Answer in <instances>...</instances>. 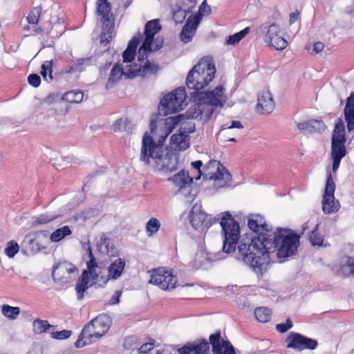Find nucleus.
<instances>
[{
    "label": "nucleus",
    "mask_w": 354,
    "mask_h": 354,
    "mask_svg": "<svg viewBox=\"0 0 354 354\" xmlns=\"http://www.w3.org/2000/svg\"><path fill=\"white\" fill-rule=\"evenodd\" d=\"M248 226L254 236L241 240L238 255L250 266L261 268L268 263L269 254L275 251L279 258L291 257L297 251L300 236L292 230L277 227L272 232L264 217L259 214L248 220Z\"/></svg>",
    "instance_id": "f257e3e1"
},
{
    "label": "nucleus",
    "mask_w": 354,
    "mask_h": 354,
    "mask_svg": "<svg viewBox=\"0 0 354 354\" xmlns=\"http://www.w3.org/2000/svg\"><path fill=\"white\" fill-rule=\"evenodd\" d=\"M216 73L214 62L211 57H203L193 66L187 74L186 84L195 104L187 111L188 118L206 123L212 117L215 109L222 106L226 101L222 86L210 92L201 91L214 79Z\"/></svg>",
    "instance_id": "f03ea898"
},
{
    "label": "nucleus",
    "mask_w": 354,
    "mask_h": 354,
    "mask_svg": "<svg viewBox=\"0 0 354 354\" xmlns=\"http://www.w3.org/2000/svg\"><path fill=\"white\" fill-rule=\"evenodd\" d=\"M181 115L169 117L165 119L163 134L160 136L158 143L146 132L142 138L140 160L147 165L150 164V159L156 161L159 171L171 173L178 168V158L176 153H167L163 156V142L179 123Z\"/></svg>",
    "instance_id": "7ed1b4c3"
},
{
    "label": "nucleus",
    "mask_w": 354,
    "mask_h": 354,
    "mask_svg": "<svg viewBox=\"0 0 354 354\" xmlns=\"http://www.w3.org/2000/svg\"><path fill=\"white\" fill-rule=\"evenodd\" d=\"M161 30L159 19H153L147 22L144 30V38L141 46L138 49V62L129 66L127 77L136 76L149 77L157 73L159 70L158 64L151 63L148 55L160 49L161 46L155 44L154 37Z\"/></svg>",
    "instance_id": "20e7f679"
},
{
    "label": "nucleus",
    "mask_w": 354,
    "mask_h": 354,
    "mask_svg": "<svg viewBox=\"0 0 354 354\" xmlns=\"http://www.w3.org/2000/svg\"><path fill=\"white\" fill-rule=\"evenodd\" d=\"M111 324V318L107 314L97 315L84 326L75 346L82 348L97 342L109 331Z\"/></svg>",
    "instance_id": "39448f33"
},
{
    "label": "nucleus",
    "mask_w": 354,
    "mask_h": 354,
    "mask_svg": "<svg viewBox=\"0 0 354 354\" xmlns=\"http://www.w3.org/2000/svg\"><path fill=\"white\" fill-rule=\"evenodd\" d=\"M220 224L224 233L223 250L228 254L232 253L240 238L239 223L230 212H226L223 214Z\"/></svg>",
    "instance_id": "423d86ee"
},
{
    "label": "nucleus",
    "mask_w": 354,
    "mask_h": 354,
    "mask_svg": "<svg viewBox=\"0 0 354 354\" xmlns=\"http://www.w3.org/2000/svg\"><path fill=\"white\" fill-rule=\"evenodd\" d=\"M97 11L102 24L100 43L106 46L115 35V17L108 0H97Z\"/></svg>",
    "instance_id": "0eeeda50"
},
{
    "label": "nucleus",
    "mask_w": 354,
    "mask_h": 354,
    "mask_svg": "<svg viewBox=\"0 0 354 354\" xmlns=\"http://www.w3.org/2000/svg\"><path fill=\"white\" fill-rule=\"evenodd\" d=\"M187 93L184 87H178L167 93L160 104L165 114H172L180 111L186 105Z\"/></svg>",
    "instance_id": "6e6552de"
},
{
    "label": "nucleus",
    "mask_w": 354,
    "mask_h": 354,
    "mask_svg": "<svg viewBox=\"0 0 354 354\" xmlns=\"http://www.w3.org/2000/svg\"><path fill=\"white\" fill-rule=\"evenodd\" d=\"M78 272V268L74 264L63 261L53 265L52 277L55 283L64 286L71 283L77 276Z\"/></svg>",
    "instance_id": "1a4fd4ad"
},
{
    "label": "nucleus",
    "mask_w": 354,
    "mask_h": 354,
    "mask_svg": "<svg viewBox=\"0 0 354 354\" xmlns=\"http://www.w3.org/2000/svg\"><path fill=\"white\" fill-rule=\"evenodd\" d=\"M178 282L176 277L171 270L163 268L153 269L151 272L149 283L157 286L162 290H171L175 288Z\"/></svg>",
    "instance_id": "9d476101"
},
{
    "label": "nucleus",
    "mask_w": 354,
    "mask_h": 354,
    "mask_svg": "<svg viewBox=\"0 0 354 354\" xmlns=\"http://www.w3.org/2000/svg\"><path fill=\"white\" fill-rule=\"evenodd\" d=\"M203 169L205 178L218 182L219 187L225 186L231 180V174L219 161H209Z\"/></svg>",
    "instance_id": "9b49d317"
},
{
    "label": "nucleus",
    "mask_w": 354,
    "mask_h": 354,
    "mask_svg": "<svg viewBox=\"0 0 354 354\" xmlns=\"http://www.w3.org/2000/svg\"><path fill=\"white\" fill-rule=\"evenodd\" d=\"M335 184L333 179L331 173L328 171L322 199V210L325 214L336 212L340 207L339 201L335 198Z\"/></svg>",
    "instance_id": "f8f14e48"
},
{
    "label": "nucleus",
    "mask_w": 354,
    "mask_h": 354,
    "mask_svg": "<svg viewBox=\"0 0 354 354\" xmlns=\"http://www.w3.org/2000/svg\"><path fill=\"white\" fill-rule=\"evenodd\" d=\"M264 40L270 47L277 50H283L288 44L287 41L281 35L280 27L274 24L269 26Z\"/></svg>",
    "instance_id": "ddd939ff"
},
{
    "label": "nucleus",
    "mask_w": 354,
    "mask_h": 354,
    "mask_svg": "<svg viewBox=\"0 0 354 354\" xmlns=\"http://www.w3.org/2000/svg\"><path fill=\"white\" fill-rule=\"evenodd\" d=\"M210 341L201 339L193 342H187L178 348V354H207L209 350Z\"/></svg>",
    "instance_id": "4468645a"
},
{
    "label": "nucleus",
    "mask_w": 354,
    "mask_h": 354,
    "mask_svg": "<svg viewBox=\"0 0 354 354\" xmlns=\"http://www.w3.org/2000/svg\"><path fill=\"white\" fill-rule=\"evenodd\" d=\"M209 340L214 354H229L232 349H234L230 342L221 339L220 330L212 334Z\"/></svg>",
    "instance_id": "2eb2a0df"
},
{
    "label": "nucleus",
    "mask_w": 354,
    "mask_h": 354,
    "mask_svg": "<svg viewBox=\"0 0 354 354\" xmlns=\"http://www.w3.org/2000/svg\"><path fill=\"white\" fill-rule=\"evenodd\" d=\"M274 109V102L268 91H263L258 96L256 111L259 114H269Z\"/></svg>",
    "instance_id": "dca6fc26"
},
{
    "label": "nucleus",
    "mask_w": 354,
    "mask_h": 354,
    "mask_svg": "<svg viewBox=\"0 0 354 354\" xmlns=\"http://www.w3.org/2000/svg\"><path fill=\"white\" fill-rule=\"evenodd\" d=\"M126 263L124 259L118 258L113 261L108 267V275L106 277H101L102 282L100 283V286H104L109 279L115 280L118 279L122 274Z\"/></svg>",
    "instance_id": "f3484780"
},
{
    "label": "nucleus",
    "mask_w": 354,
    "mask_h": 354,
    "mask_svg": "<svg viewBox=\"0 0 354 354\" xmlns=\"http://www.w3.org/2000/svg\"><path fill=\"white\" fill-rule=\"evenodd\" d=\"M97 247L101 254H106L111 257L119 256V250L113 244L111 239L106 233H103L100 236V239L97 243Z\"/></svg>",
    "instance_id": "a211bd4d"
},
{
    "label": "nucleus",
    "mask_w": 354,
    "mask_h": 354,
    "mask_svg": "<svg viewBox=\"0 0 354 354\" xmlns=\"http://www.w3.org/2000/svg\"><path fill=\"white\" fill-rule=\"evenodd\" d=\"M298 130L303 132H308L309 133H322L326 129V126L322 120H309L297 124Z\"/></svg>",
    "instance_id": "6ab92c4d"
},
{
    "label": "nucleus",
    "mask_w": 354,
    "mask_h": 354,
    "mask_svg": "<svg viewBox=\"0 0 354 354\" xmlns=\"http://www.w3.org/2000/svg\"><path fill=\"white\" fill-rule=\"evenodd\" d=\"M198 24V17H192L187 19L180 34V38L183 42L188 43L192 40L197 29Z\"/></svg>",
    "instance_id": "aec40b11"
},
{
    "label": "nucleus",
    "mask_w": 354,
    "mask_h": 354,
    "mask_svg": "<svg viewBox=\"0 0 354 354\" xmlns=\"http://www.w3.org/2000/svg\"><path fill=\"white\" fill-rule=\"evenodd\" d=\"M127 73L128 69L126 68V71H124L120 64H115L110 71L107 82L105 84V88L109 90L115 87L123 75L127 77Z\"/></svg>",
    "instance_id": "412c9836"
},
{
    "label": "nucleus",
    "mask_w": 354,
    "mask_h": 354,
    "mask_svg": "<svg viewBox=\"0 0 354 354\" xmlns=\"http://www.w3.org/2000/svg\"><path fill=\"white\" fill-rule=\"evenodd\" d=\"M168 180L172 183L178 192H180L183 189L189 187L193 183V178L190 177L187 171L184 170H182L178 174H174L172 177L169 178Z\"/></svg>",
    "instance_id": "4be33fe9"
},
{
    "label": "nucleus",
    "mask_w": 354,
    "mask_h": 354,
    "mask_svg": "<svg viewBox=\"0 0 354 354\" xmlns=\"http://www.w3.org/2000/svg\"><path fill=\"white\" fill-rule=\"evenodd\" d=\"M207 215L202 211H196L193 208L189 215V222L192 227L196 230H203L209 227L206 222Z\"/></svg>",
    "instance_id": "5701e85b"
},
{
    "label": "nucleus",
    "mask_w": 354,
    "mask_h": 354,
    "mask_svg": "<svg viewBox=\"0 0 354 354\" xmlns=\"http://www.w3.org/2000/svg\"><path fill=\"white\" fill-rule=\"evenodd\" d=\"M344 113L347 129L350 132L354 130V92H351L346 99Z\"/></svg>",
    "instance_id": "b1692460"
},
{
    "label": "nucleus",
    "mask_w": 354,
    "mask_h": 354,
    "mask_svg": "<svg viewBox=\"0 0 354 354\" xmlns=\"http://www.w3.org/2000/svg\"><path fill=\"white\" fill-rule=\"evenodd\" d=\"M142 39V34L138 32L129 41L127 48L122 54L124 62H131L135 59L138 45Z\"/></svg>",
    "instance_id": "393cba45"
},
{
    "label": "nucleus",
    "mask_w": 354,
    "mask_h": 354,
    "mask_svg": "<svg viewBox=\"0 0 354 354\" xmlns=\"http://www.w3.org/2000/svg\"><path fill=\"white\" fill-rule=\"evenodd\" d=\"M171 148L176 151H183L189 147V138L185 133L174 134L170 138Z\"/></svg>",
    "instance_id": "a878e982"
},
{
    "label": "nucleus",
    "mask_w": 354,
    "mask_h": 354,
    "mask_svg": "<svg viewBox=\"0 0 354 354\" xmlns=\"http://www.w3.org/2000/svg\"><path fill=\"white\" fill-rule=\"evenodd\" d=\"M88 271L84 270L76 283L75 291L78 300H82L84 298V292L92 285L90 283Z\"/></svg>",
    "instance_id": "bb28decb"
},
{
    "label": "nucleus",
    "mask_w": 354,
    "mask_h": 354,
    "mask_svg": "<svg viewBox=\"0 0 354 354\" xmlns=\"http://www.w3.org/2000/svg\"><path fill=\"white\" fill-rule=\"evenodd\" d=\"M337 273L344 277H354V257L346 256L344 262L339 266Z\"/></svg>",
    "instance_id": "cd10ccee"
},
{
    "label": "nucleus",
    "mask_w": 354,
    "mask_h": 354,
    "mask_svg": "<svg viewBox=\"0 0 354 354\" xmlns=\"http://www.w3.org/2000/svg\"><path fill=\"white\" fill-rule=\"evenodd\" d=\"M304 335L295 332H290L286 339V348L300 351Z\"/></svg>",
    "instance_id": "c85d7f7f"
},
{
    "label": "nucleus",
    "mask_w": 354,
    "mask_h": 354,
    "mask_svg": "<svg viewBox=\"0 0 354 354\" xmlns=\"http://www.w3.org/2000/svg\"><path fill=\"white\" fill-rule=\"evenodd\" d=\"M32 30L30 35H40L41 33L46 32L47 35H52L53 37H57L58 35H62L64 31V28L61 29L59 31L55 30H54V27L61 26L59 23H56L55 25L50 28V29L41 27L35 26V25H32Z\"/></svg>",
    "instance_id": "c756f323"
},
{
    "label": "nucleus",
    "mask_w": 354,
    "mask_h": 354,
    "mask_svg": "<svg viewBox=\"0 0 354 354\" xmlns=\"http://www.w3.org/2000/svg\"><path fill=\"white\" fill-rule=\"evenodd\" d=\"M346 141L332 140L331 143V157L344 158L346 153L345 147Z\"/></svg>",
    "instance_id": "7c9ffc66"
},
{
    "label": "nucleus",
    "mask_w": 354,
    "mask_h": 354,
    "mask_svg": "<svg viewBox=\"0 0 354 354\" xmlns=\"http://www.w3.org/2000/svg\"><path fill=\"white\" fill-rule=\"evenodd\" d=\"M88 255H89V261H87V271H88V275L92 277L93 280H95L99 283H100V280L98 279V274L95 270V268L97 267V263L96 259L92 252V250L91 248H88Z\"/></svg>",
    "instance_id": "2f4dec72"
},
{
    "label": "nucleus",
    "mask_w": 354,
    "mask_h": 354,
    "mask_svg": "<svg viewBox=\"0 0 354 354\" xmlns=\"http://www.w3.org/2000/svg\"><path fill=\"white\" fill-rule=\"evenodd\" d=\"M84 98V93L80 91H70L66 92L62 99L68 103H80Z\"/></svg>",
    "instance_id": "473e14b6"
},
{
    "label": "nucleus",
    "mask_w": 354,
    "mask_h": 354,
    "mask_svg": "<svg viewBox=\"0 0 354 354\" xmlns=\"http://www.w3.org/2000/svg\"><path fill=\"white\" fill-rule=\"evenodd\" d=\"M254 316L262 323H266L271 319L272 311L267 307H258L254 310Z\"/></svg>",
    "instance_id": "72a5a7b5"
},
{
    "label": "nucleus",
    "mask_w": 354,
    "mask_h": 354,
    "mask_svg": "<svg viewBox=\"0 0 354 354\" xmlns=\"http://www.w3.org/2000/svg\"><path fill=\"white\" fill-rule=\"evenodd\" d=\"M60 217V215L59 214H53L50 215L48 214H40L38 216L34 217L32 221V225L37 226V225H46L51 221L58 218Z\"/></svg>",
    "instance_id": "f704fd0d"
},
{
    "label": "nucleus",
    "mask_w": 354,
    "mask_h": 354,
    "mask_svg": "<svg viewBox=\"0 0 354 354\" xmlns=\"http://www.w3.org/2000/svg\"><path fill=\"white\" fill-rule=\"evenodd\" d=\"M250 31V27H246L242 30L226 38L225 44L227 45H235L243 39Z\"/></svg>",
    "instance_id": "c9c22d12"
},
{
    "label": "nucleus",
    "mask_w": 354,
    "mask_h": 354,
    "mask_svg": "<svg viewBox=\"0 0 354 354\" xmlns=\"http://www.w3.org/2000/svg\"><path fill=\"white\" fill-rule=\"evenodd\" d=\"M332 140L346 141L345 128L344 122L341 119H339L335 124V129L333 132Z\"/></svg>",
    "instance_id": "e433bc0d"
},
{
    "label": "nucleus",
    "mask_w": 354,
    "mask_h": 354,
    "mask_svg": "<svg viewBox=\"0 0 354 354\" xmlns=\"http://www.w3.org/2000/svg\"><path fill=\"white\" fill-rule=\"evenodd\" d=\"M72 232L68 225H65L54 231L50 235L53 242H59L66 236L71 234Z\"/></svg>",
    "instance_id": "4c0bfd02"
},
{
    "label": "nucleus",
    "mask_w": 354,
    "mask_h": 354,
    "mask_svg": "<svg viewBox=\"0 0 354 354\" xmlns=\"http://www.w3.org/2000/svg\"><path fill=\"white\" fill-rule=\"evenodd\" d=\"M1 313L8 319L14 320L17 319L19 315L20 308L17 306H11L8 304H3L1 306Z\"/></svg>",
    "instance_id": "58836bf2"
},
{
    "label": "nucleus",
    "mask_w": 354,
    "mask_h": 354,
    "mask_svg": "<svg viewBox=\"0 0 354 354\" xmlns=\"http://www.w3.org/2000/svg\"><path fill=\"white\" fill-rule=\"evenodd\" d=\"M33 332L35 334H41L46 333L50 328L53 327L47 320L37 319L32 323Z\"/></svg>",
    "instance_id": "ea45409f"
},
{
    "label": "nucleus",
    "mask_w": 354,
    "mask_h": 354,
    "mask_svg": "<svg viewBox=\"0 0 354 354\" xmlns=\"http://www.w3.org/2000/svg\"><path fill=\"white\" fill-rule=\"evenodd\" d=\"M53 60L45 62L41 66V75L46 82L53 80Z\"/></svg>",
    "instance_id": "a19ab883"
},
{
    "label": "nucleus",
    "mask_w": 354,
    "mask_h": 354,
    "mask_svg": "<svg viewBox=\"0 0 354 354\" xmlns=\"http://www.w3.org/2000/svg\"><path fill=\"white\" fill-rule=\"evenodd\" d=\"M319 224H317L314 230L311 232L309 236V241L310 243L315 246H321L323 245L324 237L318 232Z\"/></svg>",
    "instance_id": "79ce46f5"
},
{
    "label": "nucleus",
    "mask_w": 354,
    "mask_h": 354,
    "mask_svg": "<svg viewBox=\"0 0 354 354\" xmlns=\"http://www.w3.org/2000/svg\"><path fill=\"white\" fill-rule=\"evenodd\" d=\"M160 227V223L156 218H151L147 223L146 230L149 236L156 233Z\"/></svg>",
    "instance_id": "37998d69"
},
{
    "label": "nucleus",
    "mask_w": 354,
    "mask_h": 354,
    "mask_svg": "<svg viewBox=\"0 0 354 354\" xmlns=\"http://www.w3.org/2000/svg\"><path fill=\"white\" fill-rule=\"evenodd\" d=\"M19 250V246L15 241H10L5 248V254L9 258H13Z\"/></svg>",
    "instance_id": "c03bdc74"
},
{
    "label": "nucleus",
    "mask_w": 354,
    "mask_h": 354,
    "mask_svg": "<svg viewBox=\"0 0 354 354\" xmlns=\"http://www.w3.org/2000/svg\"><path fill=\"white\" fill-rule=\"evenodd\" d=\"M41 12V8L35 7L33 8L30 12H29L27 20L29 24L32 25H37L40 17V15Z\"/></svg>",
    "instance_id": "a18cd8bd"
},
{
    "label": "nucleus",
    "mask_w": 354,
    "mask_h": 354,
    "mask_svg": "<svg viewBox=\"0 0 354 354\" xmlns=\"http://www.w3.org/2000/svg\"><path fill=\"white\" fill-rule=\"evenodd\" d=\"M317 346L318 342L316 339L304 335L301 342V346L300 348V351L305 349L315 350L317 347Z\"/></svg>",
    "instance_id": "49530a36"
},
{
    "label": "nucleus",
    "mask_w": 354,
    "mask_h": 354,
    "mask_svg": "<svg viewBox=\"0 0 354 354\" xmlns=\"http://www.w3.org/2000/svg\"><path fill=\"white\" fill-rule=\"evenodd\" d=\"M211 12V9L209 5L207 4L206 1H203L198 8V12L194 17H198L199 22L203 16L208 15Z\"/></svg>",
    "instance_id": "de8ad7c7"
},
{
    "label": "nucleus",
    "mask_w": 354,
    "mask_h": 354,
    "mask_svg": "<svg viewBox=\"0 0 354 354\" xmlns=\"http://www.w3.org/2000/svg\"><path fill=\"white\" fill-rule=\"evenodd\" d=\"M26 248L31 254H36L41 250V247L37 239H30L26 245Z\"/></svg>",
    "instance_id": "09e8293b"
},
{
    "label": "nucleus",
    "mask_w": 354,
    "mask_h": 354,
    "mask_svg": "<svg viewBox=\"0 0 354 354\" xmlns=\"http://www.w3.org/2000/svg\"><path fill=\"white\" fill-rule=\"evenodd\" d=\"M72 334L70 330H62L51 333V337L56 339H65L68 338Z\"/></svg>",
    "instance_id": "8fccbe9b"
},
{
    "label": "nucleus",
    "mask_w": 354,
    "mask_h": 354,
    "mask_svg": "<svg viewBox=\"0 0 354 354\" xmlns=\"http://www.w3.org/2000/svg\"><path fill=\"white\" fill-rule=\"evenodd\" d=\"M293 326L292 322L290 319H287L285 323L278 324L276 325V329L281 333L287 332L289 329Z\"/></svg>",
    "instance_id": "3c124183"
},
{
    "label": "nucleus",
    "mask_w": 354,
    "mask_h": 354,
    "mask_svg": "<svg viewBox=\"0 0 354 354\" xmlns=\"http://www.w3.org/2000/svg\"><path fill=\"white\" fill-rule=\"evenodd\" d=\"M155 346V340L153 339H149L148 342H146L141 345V346L138 349V352L140 353H147L150 351H151Z\"/></svg>",
    "instance_id": "603ef678"
},
{
    "label": "nucleus",
    "mask_w": 354,
    "mask_h": 354,
    "mask_svg": "<svg viewBox=\"0 0 354 354\" xmlns=\"http://www.w3.org/2000/svg\"><path fill=\"white\" fill-rule=\"evenodd\" d=\"M28 82L33 87L37 88L41 84V78L37 74L32 73L28 75Z\"/></svg>",
    "instance_id": "864d4df0"
},
{
    "label": "nucleus",
    "mask_w": 354,
    "mask_h": 354,
    "mask_svg": "<svg viewBox=\"0 0 354 354\" xmlns=\"http://www.w3.org/2000/svg\"><path fill=\"white\" fill-rule=\"evenodd\" d=\"M324 48V43L321 41H317L313 44V49H312V54H318L321 53Z\"/></svg>",
    "instance_id": "5fc2aeb1"
},
{
    "label": "nucleus",
    "mask_w": 354,
    "mask_h": 354,
    "mask_svg": "<svg viewBox=\"0 0 354 354\" xmlns=\"http://www.w3.org/2000/svg\"><path fill=\"white\" fill-rule=\"evenodd\" d=\"M156 354H176V351L171 346H166L158 350Z\"/></svg>",
    "instance_id": "6e6d98bb"
},
{
    "label": "nucleus",
    "mask_w": 354,
    "mask_h": 354,
    "mask_svg": "<svg viewBox=\"0 0 354 354\" xmlns=\"http://www.w3.org/2000/svg\"><path fill=\"white\" fill-rule=\"evenodd\" d=\"M232 128H237V129H241L243 128V125L240 121L236 120L232 121V124L230 126H227L226 124H224L222 126L221 131H223L225 129H230Z\"/></svg>",
    "instance_id": "4d7b16f0"
},
{
    "label": "nucleus",
    "mask_w": 354,
    "mask_h": 354,
    "mask_svg": "<svg viewBox=\"0 0 354 354\" xmlns=\"http://www.w3.org/2000/svg\"><path fill=\"white\" fill-rule=\"evenodd\" d=\"M124 124L122 118L117 120L112 125L111 129L113 132L119 131L121 129L122 125Z\"/></svg>",
    "instance_id": "13d9d810"
},
{
    "label": "nucleus",
    "mask_w": 354,
    "mask_h": 354,
    "mask_svg": "<svg viewBox=\"0 0 354 354\" xmlns=\"http://www.w3.org/2000/svg\"><path fill=\"white\" fill-rule=\"evenodd\" d=\"M332 160H333V172H336L337 169L339 168V165H340V162H341V160L343 158H341V157H331Z\"/></svg>",
    "instance_id": "bf43d9fd"
},
{
    "label": "nucleus",
    "mask_w": 354,
    "mask_h": 354,
    "mask_svg": "<svg viewBox=\"0 0 354 354\" xmlns=\"http://www.w3.org/2000/svg\"><path fill=\"white\" fill-rule=\"evenodd\" d=\"M299 12L298 10H295V12L290 13L289 16V24H292L296 22L299 19Z\"/></svg>",
    "instance_id": "052dcab7"
},
{
    "label": "nucleus",
    "mask_w": 354,
    "mask_h": 354,
    "mask_svg": "<svg viewBox=\"0 0 354 354\" xmlns=\"http://www.w3.org/2000/svg\"><path fill=\"white\" fill-rule=\"evenodd\" d=\"M88 59L86 58H81L77 59V61L74 64V66L76 68V70H81V67L84 65L86 61H87Z\"/></svg>",
    "instance_id": "680f3d73"
},
{
    "label": "nucleus",
    "mask_w": 354,
    "mask_h": 354,
    "mask_svg": "<svg viewBox=\"0 0 354 354\" xmlns=\"http://www.w3.org/2000/svg\"><path fill=\"white\" fill-rule=\"evenodd\" d=\"M121 293L120 292H116L114 295L111 297V299L110 300L111 304H116L120 301V297Z\"/></svg>",
    "instance_id": "e2e57ef3"
},
{
    "label": "nucleus",
    "mask_w": 354,
    "mask_h": 354,
    "mask_svg": "<svg viewBox=\"0 0 354 354\" xmlns=\"http://www.w3.org/2000/svg\"><path fill=\"white\" fill-rule=\"evenodd\" d=\"M192 165L193 167L198 170L200 173H201V167L203 166V162L201 160H197L195 162H192Z\"/></svg>",
    "instance_id": "0e129e2a"
},
{
    "label": "nucleus",
    "mask_w": 354,
    "mask_h": 354,
    "mask_svg": "<svg viewBox=\"0 0 354 354\" xmlns=\"http://www.w3.org/2000/svg\"><path fill=\"white\" fill-rule=\"evenodd\" d=\"M76 68H75L74 66H67L64 69V72L66 73H73V72H75L76 71Z\"/></svg>",
    "instance_id": "69168bd1"
},
{
    "label": "nucleus",
    "mask_w": 354,
    "mask_h": 354,
    "mask_svg": "<svg viewBox=\"0 0 354 354\" xmlns=\"http://www.w3.org/2000/svg\"><path fill=\"white\" fill-rule=\"evenodd\" d=\"M309 228L308 222H305L302 225V232L301 234H304L306 230Z\"/></svg>",
    "instance_id": "338daca9"
},
{
    "label": "nucleus",
    "mask_w": 354,
    "mask_h": 354,
    "mask_svg": "<svg viewBox=\"0 0 354 354\" xmlns=\"http://www.w3.org/2000/svg\"><path fill=\"white\" fill-rule=\"evenodd\" d=\"M111 62L106 63V64H105V66H104L101 69V72H102V71L108 70V69H109V68L111 66Z\"/></svg>",
    "instance_id": "774afa93"
}]
</instances>
